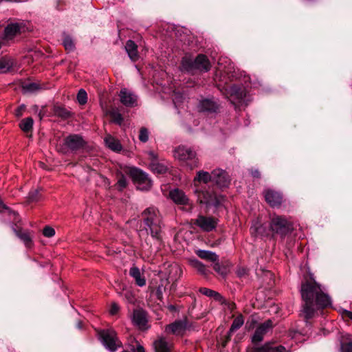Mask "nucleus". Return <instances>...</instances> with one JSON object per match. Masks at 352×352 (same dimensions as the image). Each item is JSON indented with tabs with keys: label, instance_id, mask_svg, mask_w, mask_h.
<instances>
[{
	"label": "nucleus",
	"instance_id": "1",
	"mask_svg": "<svg viewBox=\"0 0 352 352\" xmlns=\"http://www.w3.org/2000/svg\"><path fill=\"white\" fill-rule=\"evenodd\" d=\"M300 293L304 301L302 314L306 320L314 316L316 307L324 308L331 304L329 296L323 292L320 285L311 277L302 282Z\"/></svg>",
	"mask_w": 352,
	"mask_h": 352
},
{
	"label": "nucleus",
	"instance_id": "2",
	"mask_svg": "<svg viewBox=\"0 0 352 352\" xmlns=\"http://www.w3.org/2000/svg\"><path fill=\"white\" fill-rule=\"evenodd\" d=\"M210 181H212V172L210 174L204 170L198 171L193 180L194 191L197 197V201L200 204H205L208 208L210 207L217 208L222 204L224 197L213 192L207 190H204L199 187V184H208Z\"/></svg>",
	"mask_w": 352,
	"mask_h": 352
},
{
	"label": "nucleus",
	"instance_id": "3",
	"mask_svg": "<svg viewBox=\"0 0 352 352\" xmlns=\"http://www.w3.org/2000/svg\"><path fill=\"white\" fill-rule=\"evenodd\" d=\"M142 217L146 232L150 233L153 239L160 241L162 226L158 210L153 207L148 208L143 212Z\"/></svg>",
	"mask_w": 352,
	"mask_h": 352
},
{
	"label": "nucleus",
	"instance_id": "4",
	"mask_svg": "<svg viewBox=\"0 0 352 352\" xmlns=\"http://www.w3.org/2000/svg\"><path fill=\"white\" fill-rule=\"evenodd\" d=\"M210 68L211 64L204 54H199L194 60L190 57L185 56L182 58L181 63V69L190 73H193L196 70L207 72Z\"/></svg>",
	"mask_w": 352,
	"mask_h": 352
},
{
	"label": "nucleus",
	"instance_id": "5",
	"mask_svg": "<svg viewBox=\"0 0 352 352\" xmlns=\"http://www.w3.org/2000/svg\"><path fill=\"white\" fill-rule=\"evenodd\" d=\"M175 159L178 160L183 165L186 166L192 170L199 166V161L196 153L190 148L184 146H179L174 150L173 153Z\"/></svg>",
	"mask_w": 352,
	"mask_h": 352
},
{
	"label": "nucleus",
	"instance_id": "6",
	"mask_svg": "<svg viewBox=\"0 0 352 352\" xmlns=\"http://www.w3.org/2000/svg\"><path fill=\"white\" fill-rule=\"evenodd\" d=\"M99 336L104 346L111 352H114L122 346L121 342L113 329L102 330L99 332Z\"/></svg>",
	"mask_w": 352,
	"mask_h": 352
},
{
	"label": "nucleus",
	"instance_id": "7",
	"mask_svg": "<svg viewBox=\"0 0 352 352\" xmlns=\"http://www.w3.org/2000/svg\"><path fill=\"white\" fill-rule=\"evenodd\" d=\"M270 229L274 233L285 236L291 232L293 228L292 223L285 218L274 215L271 219Z\"/></svg>",
	"mask_w": 352,
	"mask_h": 352
},
{
	"label": "nucleus",
	"instance_id": "8",
	"mask_svg": "<svg viewBox=\"0 0 352 352\" xmlns=\"http://www.w3.org/2000/svg\"><path fill=\"white\" fill-rule=\"evenodd\" d=\"M130 174L138 189L148 190L151 188V181L144 172L138 168H132Z\"/></svg>",
	"mask_w": 352,
	"mask_h": 352
},
{
	"label": "nucleus",
	"instance_id": "9",
	"mask_svg": "<svg viewBox=\"0 0 352 352\" xmlns=\"http://www.w3.org/2000/svg\"><path fill=\"white\" fill-rule=\"evenodd\" d=\"M265 199L272 207H279L283 202V195L280 192L273 189H266L263 191Z\"/></svg>",
	"mask_w": 352,
	"mask_h": 352
},
{
	"label": "nucleus",
	"instance_id": "10",
	"mask_svg": "<svg viewBox=\"0 0 352 352\" xmlns=\"http://www.w3.org/2000/svg\"><path fill=\"white\" fill-rule=\"evenodd\" d=\"M212 182L219 188L228 187L230 182V178L228 173L220 168L212 170Z\"/></svg>",
	"mask_w": 352,
	"mask_h": 352
},
{
	"label": "nucleus",
	"instance_id": "11",
	"mask_svg": "<svg viewBox=\"0 0 352 352\" xmlns=\"http://www.w3.org/2000/svg\"><path fill=\"white\" fill-rule=\"evenodd\" d=\"M188 322L186 319L176 320L167 325L165 331L176 336H182L187 329Z\"/></svg>",
	"mask_w": 352,
	"mask_h": 352
},
{
	"label": "nucleus",
	"instance_id": "12",
	"mask_svg": "<svg viewBox=\"0 0 352 352\" xmlns=\"http://www.w3.org/2000/svg\"><path fill=\"white\" fill-rule=\"evenodd\" d=\"M195 223L202 230L210 232L215 228L217 221L212 217L199 215Z\"/></svg>",
	"mask_w": 352,
	"mask_h": 352
},
{
	"label": "nucleus",
	"instance_id": "13",
	"mask_svg": "<svg viewBox=\"0 0 352 352\" xmlns=\"http://www.w3.org/2000/svg\"><path fill=\"white\" fill-rule=\"evenodd\" d=\"M25 31L23 23H14L8 24L4 30V38L7 41L12 40L18 34Z\"/></svg>",
	"mask_w": 352,
	"mask_h": 352
},
{
	"label": "nucleus",
	"instance_id": "14",
	"mask_svg": "<svg viewBox=\"0 0 352 352\" xmlns=\"http://www.w3.org/2000/svg\"><path fill=\"white\" fill-rule=\"evenodd\" d=\"M119 96L120 102L124 106L133 107L137 105V96L127 89H122L120 90Z\"/></svg>",
	"mask_w": 352,
	"mask_h": 352
},
{
	"label": "nucleus",
	"instance_id": "15",
	"mask_svg": "<svg viewBox=\"0 0 352 352\" xmlns=\"http://www.w3.org/2000/svg\"><path fill=\"white\" fill-rule=\"evenodd\" d=\"M169 197L177 205H190L189 199L182 190L175 188L170 190Z\"/></svg>",
	"mask_w": 352,
	"mask_h": 352
},
{
	"label": "nucleus",
	"instance_id": "16",
	"mask_svg": "<svg viewBox=\"0 0 352 352\" xmlns=\"http://www.w3.org/2000/svg\"><path fill=\"white\" fill-rule=\"evenodd\" d=\"M65 144L69 149L75 151L82 148L85 144V142L80 135H70L65 139Z\"/></svg>",
	"mask_w": 352,
	"mask_h": 352
},
{
	"label": "nucleus",
	"instance_id": "17",
	"mask_svg": "<svg viewBox=\"0 0 352 352\" xmlns=\"http://www.w3.org/2000/svg\"><path fill=\"white\" fill-rule=\"evenodd\" d=\"M272 323L271 320H267L261 324L256 330L253 337L252 342L254 343L259 342L263 340L264 335L271 329Z\"/></svg>",
	"mask_w": 352,
	"mask_h": 352
},
{
	"label": "nucleus",
	"instance_id": "18",
	"mask_svg": "<svg viewBox=\"0 0 352 352\" xmlns=\"http://www.w3.org/2000/svg\"><path fill=\"white\" fill-rule=\"evenodd\" d=\"M228 98L235 108L239 107L242 102V91L241 89L236 86H232L229 90Z\"/></svg>",
	"mask_w": 352,
	"mask_h": 352
},
{
	"label": "nucleus",
	"instance_id": "19",
	"mask_svg": "<svg viewBox=\"0 0 352 352\" xmlns=\"http://www.w3.org/2000/svg\"><path fill=\"white\" fill-rule=\"evenodd\" d=\"M155 352H172L173 344L164 337L158 338L153 343Z\"/></svg>",
	"mask_w": 352,
	"mask_h": 352
},
{
	"label": "nucleus",
	"instance_id": "20",
	"mask_svg": "<svg viewBox=\"0 0 352 352\" xmlns=\"http://www.w3.org/2000/svg\"><path fill=\"white\" fill-rule=\"evenodd\" d=\"M133 321L140 329H145L147 320L146 314L142 310H135L133 311Z\"/></svg>",
	"mask_w": 352,
	"mask_h": 352
},
{
	"label": "nucleus",
	"instance_id": "21",
	"mask_svg": "<svg viewBox=\"0 0 352 352\" xmlns=\"http://www.w3.org/2000/svg\"><path fill=\"white\" fill-rule=\"evenodd\" d=\"M16 65V61L11 57L3 56L0 58V74H5Z\"/></svg>",
	"mask_w": 352,
	"mask_h": 352
},
{
	"label": "nucleus",
	"instance_id": "22",
	"mask_svg": "<svg viewBox=\"0 0 352 352\" xmlns=\"http://www.w3.org/2000/svg\"><path fill=\"white\" fill-rule=\"evenodd\" d=\"M129 274L134 278L136 285L138 286L143 287L146 285V279L137 267H131Z\"/></svg>",
	"mask_w": 352,
	"mask_h": 352
},
{
	"label": "nucleus",
	"instance_id": "23",
	"mask_svg": "<svg viewBox=\"0 0 352 352\" xmlns=\"http://www.w3.org/2000/svg\"><path fill=\"white\" fill-rule=\"evenodd\" d=\"M22 90L25 94L36 93L43 89V85L38 82H25L22 84Z\"/></svg>",
	"mask_w": 352,
	"mask_h": 352
},
{
	"label": "nucleus",
	"instance_id": "24",
	"mask_svg": "<svg viewBox=\"0 0 352 352\" xmlns=\"http://www.w3.org/2000/svg\"><path fill=\"white\" fill-rule=\"evenodd\" d=\"M16 235L24 243L25 245L30 248L32 245V236L28 231H23L21 230H14Z\"/></svg>",
	"mask_w": 352,
	"mask_h": 352
},
{
	"label": "nucleus",
	"instance_id": "25",
	"mask_svg": "<svg viewBox=\"0 0 352 352\" xmlns=\"http://www.w3.org/2000/svg\"><path fill=\"white\" fill-rule=\"evenodd\" d=\"M229 60L226 58H222L219 60L218 67L217 68V74L216 75L219 74H229L231 72V69L233 68L231 63H228V66H223L224 63H228Z\"/></svg>",
	"mask_w": 352,
	"mask_h": 352
},
{
	"label": "nucleus",
	"instance_id": "26",
	"mask_svg": "<svg viewBox=\"0 0 352 352\" xmlns=\"http://www.w3.org/2000/svg\"><path fill=\"white\" fill-rule=\"evenodd\" d=\"M196 254L199 258L212 262L217 261L219 258L215 253L210 251L199 250L196 252Z\"/></svg>",
	"mask_w": 352,
	"mask_h": 352
},
{
	"label": "nucleus",
	"instance_id": "27",
	"mask_svg": "<svg viewBox=\"0 0 352 352\" xmlns=\"http://www.w3.org/2000/svg\"><path fill=\"white\" fill-rule=\"evenodd\" d=\"M106 145L112 151H120L122 149V146L120 142L111 135H108L104 138Z\"/></svg>",
	"mask_w": 352,
	"mask_h": 352
},
{
	"label": "nucleus",
	"instance_id": "28",
	"mask_svg": "<svg viewBox=\"0 0 352 352\" xmlns=\"http://www.w3.org/2000/svg\"><path fill=\"white\" fill-rule=\"evenodd\" d=\"M199 107L201 111H214L217 107L215 102L206 99L200 102Z\"/></svg>",
	"mask_w": 352,
	"mask_h": 352
},
{
	"label": "nucleus",
	"instance_id": "29",
	"mask_svg": "<svg viewBox=\"0 0 352 352\" xmlns=\"http://www.w3.org/2000/svg\"><path fill=\"white\" fill-rule=\"evenodd\" d=\"M190 265L195 268L199 273H200L202 275H207L208 274V270L206 267L200 261H199L197 259H191L190 260Z\"/></svg>",
	"mask_w": 352,
	"mask_h": 352
},
{
	"label": "nucleus",
	"instance_id": "30",
	"mask_svg": "<svg viewBox=\"0 0 352 352\" xmlns=\"http://www.w3.org/2000/svg\"><path fill=\"white\" fill-rule=\"evenodd\" d=\"M124 48L129 58L133 61H136L138 60L140 56L138 51V45H124Z\"/></svg>",
	"mask_w": 352,
	"mask_h": 352
},
{
	"label": "nucleus",
	"instance_id": "31",
	"mask_svg": "<svg viewBox=\"0 0 352 352\" xmlns=\"http://www.w3.org/2000/svg\"><path fill=\"white\" fill-rule=\"evenodd\" d=\"M150 166L152 171L157 174H164L168 170L167 166L166 165L158 162H151Z\"/></svg>",
	"mask_w": 352,
	"mask_h": 352
},
{
	"label": "nucleus",
	"instance_id": "32",
	"mask_svg": "<svg viewBox=\"0 0 352 352\" xmlns=\"http://www.w3.org/2000/svg\"><path fill=\"white\" fill-rule=\"evenodd\" d=\"M33 123V119L29 117L22 120L19 126L23 131L28 133L32 130Z\"/></svg>",
	"mask_w": 352,
	"mask_h": 352
},
{
	"label": "nucleus",
	"instance_id": "33",
	"mask_svg": "<svg viewBox=\"0 0 352 352\" xmlns=\"http://www.w3.org/2000/svg\"><path fill=\"white\" fill-rule=\"evenodd\" d=\"M213 269L223 277L226 276L229 271L226 266L221 265L219 263H215L214 264Z\"/></svg>",
	"mask_w": 352,
	"mask_h": 352
},
{
	"label": "nucleus",
	"instance_id": "34",
	"mask_svg": "<svg viewBox=\"0 0 352 352\" xmlns=\"http://www.w3.org/2000/svg\"><path fill=\"white\" fill-rule=\"evenodd\" d=\"M54 113L56 116L63 118H68L70 114L69 111L61 107H56L54 108Z\"/></svg>",
	"mask_w": 352,
	"mask_h": 352
},
{
	"label": "nucleus",
	"instance_id": "35",
	"mask_svg": "<svg viewBox=\"0 0 352 352\" xmlns=\"http://www.w3.org/2000/svg\"><path fill=\"white\" fill-rule=\"evenodd\" d=\"M77 100L79 104H85L87 101V92L81 89L79 90L77 94Z\"/></svg>",
	"mask_w": 352,
	"mask_h": 352
},
{
	"label": "nucleus",
	"instance_id": "36",
	"mask_svg": "<svg viewBox=\"0 0 352 352\" xmlns=\"http://www.w3.org/2000/svg\"><path fill=\"white\" fill-rule=\"evenodd\" d=\"M186 32H187V30L184 29L183 28H177L175 30V35L177 37H179L180 41L184 42V43H186V37L187 36V34Z\"/></svg>",
	"mask_w": 352,
	"mask_h": 352
},
{
	"label": "nucleus",
	"instance_id": "37",
	"mask_svg": "<svg viewBox=\"0 0 352 352\" xmlns=\"http://www.w3.org/2000/svg\"><path fill=\"white\" fill-rule=\"evenodd\" d=\"M110 116L114 122L121 124L122 122V116L119 112L112 111L110 112Z\"/></svg>",
	"mask_w": 352,
	"mask_h": 352
},
{
	"label": "nucleus",
	"instance_id": "38",
	"mask_svg": "<svg viewBox=\"0 0 352 352\" xmlns=\"http://www.w3.org/2000/svg\"><path fill=\"white\" fill-rule=\"evenodd\" d=\"M139 139L142 142H146L148 140V130L142 127L140 129V134H139Z\"/></svg>",
	"mask_w": 352,
	"mask_h": 352
},
{
	"label": "nucleus",
	"instance_id": "39",
	"mask_svg": "<svg viewBox=\"0 0 352 352\" xmlns=\"http://www.w3.org/2000/svg\"><path fill=\"white\" fill-rule=\"evenodd\" d=\"M127 185V182H126V179L125 178V177L124 175H122L118 180V182L116 184V186L117 188L120 190H123L124 188H126Z\"/></svg>",
	"mask_w": 352,
	"mask_h": 352
},
{
	"label": "nucleus",
	"instance_id": "40",
	"mask_svg": "<svg viewBox=\"0 0 352 352\" xmlns=\"http://www.w3.org/2000/svg\"><path fill=\"white\" fill-rule=\"evenodd\" d=\"M43 234L46 237H52L55 234V230L50 226H45L43 228Z\"/></svg>",
	"mask_w": 352,
	"mask_h": 352
},
{
	"label": "nucleus",
	"instance_id": "41",
	"mask_svg": "<svg viewBox=\"0 0 352 352\" xmlns=\"http://www.w3.org/2000/svg\"><path fill=\"white\" fill-rule=\"evenodd\" d=\"M241 325H242V321L239 318H237L236 320H235L233 322V323H232V326L230 327V333H229L230 336L235 330L239 329L241 327Z\"/></svg>",
	"mask_w": 352,
	"mask_h": 352
},
{
	"label": "nucleus",
	"instance_id": "42",
	"mask_svg": "<svg viewBox=\"0 0 352 352\" xmlns=\"http://www.w3.org/2000/svg\"><path fill=\"white\" fill-rule=\"evenodd\" d=\"M199 292L202 294L203 295H205L206 296L212 298V296L214 295V291L210 289L206 288V287H201L199 289Z\"/></svg>",
	"mask_w": 352,
	"mask_h": 352
},
{
	"label": "nucleus",
	"instance_id": "43",
	"mask_svg": "<svg viewBox=\"0 0 352 352\" xmlns=\"http://www.w3.org/2000/svg\"><path fill=\"white\" fill-rule=\"evenodd\" d=\"M272 344L270 342H267L263 346L258 347L260 352H272Z\"/></svg>",
	"mask_w": 352,
	"mask_h": 352
},
{
	"label": "nucleus",
	"instance_id": "44",
	"mask_svg": "<svg viewBox=\"0 0 352 352\" xmlns=\"http://www.w3.org/2000/svg\"><path fill=\"white\" fill-rule=\"evenodd\" d=\"M342 352H352V342L341 345Z\"/></svg>",
	"mask_w": 352,
	"mask_h": 352
},
{
	"label": "nucleus",
	"instance_id": "45",
	"mask_svg": "<svg viewBox=\"0 0 352 352\" xmlns=\"http://www.w3.org/2000/svg\"><path fill=\"white\" fill-rule=\"evenodd\" d=\"M38 192L37 190L30 192L28 195V199L30 201H34L38 199Z\"/></svg>",
	"mask_w": 352,
	"mask_h": 352
},
{
	"label": "nucleus",
	"instance_id": "46",
	"mask_svg": "<svg viewBox=\"0 0 352 352\" xmlns=\"http://www.w3.org/2000/svg\"><path fill=\"white\" fill-rule=\"evenodd\" d=\"M252 230H254V231L256 232V233L258 234H264V229H263V226L261 225H258V226H256V225H254V226H252L251 228Z\"/></svg>",
	"mask_w": 352,
	"mask_h": 352
},
{
	"label": "nucleus",
	"instance_id": "47",
	"mask_svg": "<svg viewBox=\"0 0 352 352\" xmlns=\"http://www.w3.org/2000/svg\"><path fill=\"white\" fill-rule=\"evenodd\" d=\"M272 352H287L286 348L283 346H272Z\"/></svg>",
	"mask_w": 352,
	"mask_h": 352
},
{
	"label": "nucleus",
	"instance_id": "48",
	"mask_svg": "<svg viewBox=\"0 0 352 352\" xmlns=\"http://www.w3.org/2000/svg\"><path fill=\"white\" fill-rule=\"evenodd\" d=\"M212 298L217 301H219L221 303H223L225 302V300L223 299V296L219 293L215 291L214 295L212 296Z\"/></svg>",
	"mask_w": 352,
	"mask_h": 352
},
{
	"label": "nucleus",
	"instance_id": "49",
	"mask_svg": "<svg viewBox=\"0 0 352 352\" xmlns=\"http://www.w3.org/2000/svg\"><path fill=\"white\" fill-rule=\"evenodd\" d=\"M25 105H21L16 110V112H15V115L17 117H20L22 116L23 114V112L25 111Z\"/></svg>",
	"mask_w": 352,
	"mask_h": 352
},
{
	"label": "nucleus",
	"instance_id": "50",
	"mask_svg": "<svg viewBox=\"0 0 352 352\" xmlns=\"http://www.w3.org/2000/svg\"><path fill=\"white\" fill-rule=\"evenodd\" d=\"M119 310V307L116 304L113 303L110 309V314L111 315L116 314Z\"/></svg>",
	"mask_w": 352,
	"mask_h": 352
},
{
	"label": "nucleus",
	"instance_id": "51",
	"mask_svg": "<svg viewBox=\"0 0 352 352\" xmlns=\"http://www.w3.org/2000/svg\"><path fill=\"white\" fill-rule=\"evenodd\" d=\"M251 175L254 178H259L261 176V174L257 169H251L250 170Z\"/></svg>",
	"mask_w": 352,
	"mask_h": 352
},
{
	"label": "nucleus",
	"instance_id": "52",
	"mask_svg": "<svg viewBox=\"0 0 352 352\" xmlns=\"http://www.w3.org/2000/svg\"><path fill=\"white\" fill-rule=\"evenodd\" d=\"M125 297L127 298L129 302H133V296L130 291H126L124 293Z\"/></svg>",
	"mask_w": 352,
	"mask_h": 352
},
{
	"label": "nucleus",
	"instance_id": "53",
	"mask_svg": "<svg viewBox=\"0 0 352 352\" xmlns=\"http://www.w3.org/2000/svg\"><path fill=\"white\" fill-rule=\"evenodd\" d=\"M148 154V156H149V157H150V159L151 160V162H157V155H156V154L154 152L149 151Z\"/></svg>",
	"mask_w": 352,
	"mask_h": 352
},
{
	"label": "nucleus",
	"instance_id": "54",
	"mask_svg": "<svg viewBox=\"0 0 352 352\" xmlns=\"http://www.w3.org/2000/svg\"><path fill=\"white\" fill-rule=\"evenodd\" d=\"M72 41L69 37H66L65 38L63 44L67 45V44H72Z\"/></svg>",
	"mask_w": 352,
	"mask_h": 352
},
{
	"label": "nucleus",
	"instance_id": "55",
	"mask_svg": "<svg viewBox=\"0 0 352 352\" xmlns=\"http://www.w3.org/2000/svg\"><path fill=\"white\" fill-rule=\"evenodd\" d=\"M247 352H260V351L258 347H256V348L248 349L247 350Z\"/></svg>",
	"mask_w": 352,
	"mask_h": 352
},
{
	"label": "nucleus",
	"instance_id": "56",
	"mask_svg": "<svg viewBox=\"0 0 352 352\" xmlns=\"http://www.w3.org/2000/svg\"><path fill=\"white\" fill-rule=\"evenodd\" d=\"M65 46L66 50H72L74 45H65Z\"/></svg>",
	"mask_w": 352,
	"mask_h": 352
},
{
	"label": "nucleus",
	"instance_id": "57",
	"mask_svg": "<svg viewBox=\"0 0 352 352\" xmlns=\"http://www.w3.org/2000/svg\"><path fill=\"white\" fill-rule=\"evenodd\" d=\"M126 44H132L134 45L135 42L131 39L128 40Z\"/></svg>",
	"mask_w": 352,
	"mask_h": 352
},
{
	"label": "nucleus",
	"instance_id": "58",
	"mask_svg": "<svg viewBox=\"0 0 352 352\" xmlns=\"http://www.w3.org/2000/svg\"><path fill=\"white\" fill-rule=\"evenodd\" d=\"M248 78H249L248 76L243 75V82H246L248 80Z\"/></svg>",
	"mask_w": 352,
	"mask_h": 352
},
{
	"label": "nucleus",
	"instance_id": "59",
	"mask_svg": "<svg viewBox=\"0 0 352 352\" xmlns=\"http://www.w3.org/2000/svg\"><path fill=\"white\" fill-rule=\"evenodd\" d=\"M157 293L159 294V295L161 294L160 287H158V289H157Z\"/></svg>",
	"mask_w": 352,
	"mask_h": 352
},
{
	"label": "nucleus",
	"instance_id": "60",
	"mask_svg": "<svg viewBox=\"0 0 352 352\" xmlns=\"http://www.w3.org/2000/svg\"><path fill=\"white\" fill-rule=\"evenodd\" d=\"M349 316L350 318L352 319V313L349 312Z\"/></svg>",
	"mask_w": 352,
	"mask_h": 352
},
{
	"label": "nucleus",
	"instance_id": "61",
	"mask_svg": "<svg viewBox=\"0 0 352 352\" xmlns=\"http://www.w3.org/2000/svg\"><path fill=\"white\" fill-rule=\"evenodd\" d=\"M38 116H39L40 118L41 119L42 118V115H41V112L38 113Z\"/></svg>",
	"mask_w": 352,
	"mask_h": 352
}]
</instances>
